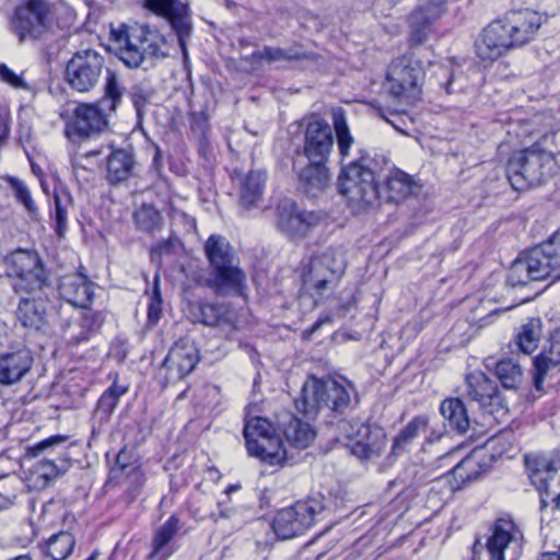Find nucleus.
Wrapping results in <instances>:
<instances>
[{
  "instance_id": "f257e3e1",
  "label": "nucleus",
  "mask_w": 560,
  "mask_h": 560,
  "mask_svg": "<svg viewBox=\"0 0 560 560\" xmlns=\"http://www.w3.org/2000/svg\"><path fill=\"white\" fill-rule=\"evenodd\" d=\"M542 25V16L533 10L510 11L483 28L475 43L482 61H494L511 49L529 43Z\"/></svg>"
},
{
  "instance_id": "f03ea898",
  "label": "nucleus",
  "mask_w": 560,
  "mask_h": 560,
  "mask_svg": "<svg viewBox=\"0 0 560 560\" xmlns=\"http://www.w3.org/2000/svg\"><path fill=\"white\" fill-rule=\"evenodd\" d=\"M110 37L118 58L129 68L140 67L148 57L167 56L164 35L147 25L122 24L118 28H112Z\"/></svg>"
},
{
  "instance_id": "7ed1b4c3",
  "label": "nucleus",
  "mask_w": 560,
  "mask_h": 560,
  "mask_svg": "<svg viewBox=\"0 0 560 560\" xmlns=\"http://www.w3.org/2000/svg\"><path fill=\"white\" fill-rule=\"evenodd\" d=\"M338 185L339 192L355 212L374 209L382 202L375 172L361 162H351L345 166L339 174Z\"/></svg>"
},
{
  "instance_id": "20e7f679",
  "label": "nucleus",
  "mask_w": 560,
  "mask_h": 560,
  "mask_svg": "<svg viewBox=\"0 0 560 560\" xmlns=\"http://www.w3.org/2000/svg\"><path fill=\"white\" fill-rule=\"evenodd\" d=\"M553 153L540 142L512 154L506 174L515 190H524L542 184L555 166Z\"/></svg>"
},
{
  "instance_id": "39448f33",
  "label": "nucleus",
  "mask_w": 560,
  "mask_h": 560,
  "mask_svg": "<svg viewBox=\"0 0 560 560\" xmlns=\"http://www.w3.org/2000/svg\"><path fill=\"white\" fill-rule=\"evenodd\" d=\"M547 278L560 279V232L547 243L534 248L523 259L514 261L509 275V282L523 285L528 281H539Z\"/></svg>"
},
{
  "instance_id": "423d86ee",
  "label": "nucleus",
  "mask_w": 560,
  "mask_h": 560,
  "mask_svg": "<svg viewBox=\"0 0 560 560\" xmlns=\"http://www.w3.org/2000/svg\"><path fill=\"white\" fill-rule=\"evenodd\" d=\"M424 70L421 61L412 54H405L392 60L387 68L385 89L394 98L413 103L421 94Z\"/></svg>"
},
{
  "instance_id": "0eeeda50",
  "label": "nucleus",
  "mask_w": 560,
  "mask_h": 560,
  "mask_svg": "<svg viewBox=\"0 0 560 560\" xmlns=\"http://www.w3.org/2000/svg\"><path fill=\"white\" fill-rule=\"evenodd\" d=\"M532 485L540 494V508L560 504V455L528 454L524 457Z\"/></svg>"
},
{
  "instance_id": "6e6552de",
  "label": "nucleus",
  "mask_w": 560,
  "mask_h": 560,
  "mask_svg": "<svg viewBox=\"0 0 560 560\" xmlns=\"http://www.w3.org/2000/svg\"><path fill=\"white\" fill-rule=\"evenodd\" d=\"M338 440L343 441L358 458L370 459L385 448L386 434L381 427L360 419H343L338 422Z\"/></svg>"
},
{
  "instance_id": "1a4fd4ad",
  "label": "nucleus",
  "mask_w": 560,
  "mask_h": 560,
  "mask_svg": "<svg viewBox=\"0 0 560 560\" xmlns=\"http://www.w3.org/2000/svg\"><path fill=\"white\" fill-rule=\"evenodd\" d=\"M244 438L249 455L270 465H279L287 458V452L275 427L266 418L255 417L247 420Z\"/></svg>"
},
{
  "instance_id": "9d476101",
  "label": "nucleus",
  "mask_w": 560,
  "mask_h": 560,
  "mask_svg": "<svg viewBox=\"0 0 560 560\" xmlns=\"http://www.w3.org/2000/svg\"><path fill=\"white\" fill-rule=\"evenodd\" d=\"M325 509L322 500L308 498L292 506L280 510L275 516L272 528L280 539H292L311 528Z\"/></svg>"
},
{
  "instance_id": "9b49d317",
  "label": "nucleus",
  "mask_w": 560,
  "mask_h": 560,
  "mask_svg": "<svg viewBox=\"0 0 560 560\" xmlns=\"http://www.w3.org/2000/svg\"><path fill=\"white\" fill-rule=\"evenodd\" d=\"M347 261L341 249H329L314 256L303 276V283L308 289L323 294L345 273Z\"/></svg>"
},
{
  "instance_id": "f8f14e48",
  "label": "nucleus",
  "mask_w": 560,
  "mask_h": 560,
  "mask_svg": "<svg viewBox=\"0 0 560 560\" xmlns=\"http://www.w3.org/2000/svg\"><path fill=\"white\" fill-rule=\"evenodd\" d=\"M104 69V58L96 50L85 49L75 52L68 61L66 80L79 92L91 91L100 81Z\"/></svg>"
},
{
  "instance_id": "ddd939ff",
  "label": "nucleus",
  "mask_w": 560,
  "mask_h": 560,
  "mask_svg": "<svg viewBox=\"0 0 560 560\" xmlns=\"http://www.w3.org/2000/svg\"><path fill=\"white\" fill-rule=\"evenodd\" d=\"M51 25V9L45 0H27L15 10L12 28L20 42L42 36Z\"/></svg>"
},
{
  "instance_id": "4468645a",
  "label": "nucleus",
  "mask_w": 560,
  "mask_h": 560,
  "mask_svg": "<svg viewBox=\"0 0 560 560\" xmlns=\"http://www.w3.org/2000/svg\"><path fill=\"white\" fill-rule=\"evenodd\" d=\"M8 275L20 279L18 284L24 290L40 289L46 281V272L37 253L19 249L7 257Z\"/></svg>"
},
{
  "instance_id": "2eb2a0df",
  "label": "nucleus",
  "mask_w": 560,
  "mask_h": 560,
  "mask_svg": "<svg viewBox=\"0 0 560 560\" xmlns=\"http://www.w3.org/2000/svg\"><path fill=\"white\" fill-rule=\"evenodd\" d=\"M491 560H517L522 553V535L516 526L506 520L498 521L487 541Z\"/></svg>"
},
{
  "instance_id": "dca6fc26",
  "label": "nucleus",
  "mask_w": 560,
  "mask_h": 560,
  "mask_svg": "<svg viewBox=\"0 0 560 560\" xmlns=\"http://www.w3.org/2000/svg\"><path fill=\"white\" fill-rule=\"evenodd\" d=\"M277 226L289 237H303L320 222V215L315 211H307L289 199L281 201L277 207Z\"/></svg>"
},
{
  "instance_id": "f3484780",
  "label": "nucleus",
  "mask_w": 560,
  "mask_h": 560,
  "mask_svg": "<svg viewBox=\"0 0 560 560\" xmlns=\"http://www.w3.org/2000/svg\"><path fill=\"white\" fill-rule=\"evenodd\" d=\"M334 136L329 124L318 115L306 119L304 132V155L308 161H328Z\"/></svg>"
},
{
  "instance_id": "a211bd4d",
  "label": "nucleus",
  "mask_w": 560,
  "mask_h": 560,
  "mask_svg": "<svg viewBox=\"0 0 560 560\" xmlns=\"http://www.w3.org/2000/svg\"><path fill=\"white\" fill-rule=\"evenodd\" d=\"M444 2V0H425L410 14V40L412 44L421 45L427 40L432 23L443 13Z\"/></svg>"
},
{
  "instance_id": "6ab92c4d",
  "label": "nucleus",
  "mask_w": 560,
  "mask_h": 560,
  "mask_svg": "<svg viewBox=\"0 0 560 560\" xmlns=\"http://www.w3.org/2000/svg\"><path fill=\"white\" fill-rule=\"evenodd\" d=\"M465 392L467 397L478 402L481 408L500 402L497 383L481 371H474L466 375Z\"/></svg>"
},
{
  "instance_id": "aec40b11",
  "label": "nucleus",
  "mask_w": 560,
  "mask_h": 560,
  "mask_svg": "<svg viewBox=\"0 0 560 560\" xmlns=\"http://www.w3.org/2000/svg\"><path fill=\"white\" fill-rule=\"evenodd\" d=\"M59 292L69 304L82 308H86L94 296L92 282L80 272L62 277Z\"/></svg>"
},
{
  "instance_id": "412c9836",
  "label": "nucleus",
  "mask_w": 560,
  "mask_h": 560,
  "mask_svg": "<svg viewBox=\"0 0 560 560\" xmlns=\"http://www.w3.org/2000/svg\"><path fill=\"white\" fill-rule=\"evenodd\" d=\"M33 358L30 352H4L0 354V385L13 386L31 371Z\"/></svg>"
},
{
  "instance_id": "4be33fe9",
  "label": "nucleus",
  "mask_w": 560,
  "mask_h": 560,
  "mask_svg": "<svg viewBox=\"0 0 560 560\" xmlns=\"http://www.w3.org/2000/svg\"><path fill=\"white\" fill-rule=\"evenodd\" d=\"M107 117L94 104H80L74 110L73 129L80 137L89 138L101 133L107 127Z\"/></svg>"
},
{
  "instance_id": "5701e85b",
  "label": "nucleus",
  "mask_w": 560,
  "mask_h": 560,
  "mask_svg": "<svg viewBox=\"0 0 560 560\" xmlns=\"http://www.w3.org/2000/svg\"><path fill=\"white\" fill-rule=\"evenodd\" d=\"M161 18L165 19L175 32L184 60L187 61L188 51L186 40L192 34L191 12L188 3L183 2L182 0L176 2L175 5L168 9L167 12L163 13Z\"/></svg>"
},
{
  "instance_id": "b1692460",
  "label": "nucleus",
  "mask_w": 560,
  "mask_h": 560,
  "mask_svg": "<svg viewBox=\"0 0 560 560\" xmlns=\"http://www.w3.org/2000/svg\"><path fill=\"white\" fill-rule=\"evenodd\" d=\"M245 281V273L238 268L236 260L213 268L211 285L219 294L242 293Z\"/></svg>"
},
{
  "instance_id": "393cba45",
  "label": "nucleus",
  "mask_w": 560,
  "mask_h": 560,
  "mask_svg": "<svg viewBox=\"0 0 560 560\" xmlns=\"http://www.w3.org/2000/svg\"><path fill=\"white\" fill-rule=\"evenodd\" d=\"M415 182L410 175L400 171H392L385 180L382 194V201L399 203L412 195Z\"/></svg>"
},
{
  "instance_id": "a878e982",
  "label": "nucleus",
  "mask_w": 560,
  "mask_h": 560,
  "mask_svg": "<svg viewBox=\"0 0 560 560\" xmlns=\"http://www.w3.org/2000/svg\"><path fill=\"white\" fill-rule=\"evenodd\" d=\"M46 310L47 305L45 300L23 298L19 303L16 317L23 327L37 331L46 325Z\"/></svg>"
},
{
  "instance_id": "bb28decb",
  "label": "nucleus",
  "mask_w": 560,
  "mask_h": 560,
  "mask_svg": "<svg viewBox=\"0 0 560 560\" xmlns=\"http://www.w3.org/2000/svg\"><path fill=\"white\" fill-rule=\"evenodd\" d=\"M189 315L192 320L208 326L230 325L232 311L225 305H214L206 302L189 304Z\"/></svg>"
},
{
  "instance_id": "cd10ccee",
  "label": "nucleus",
  "mask_w": 560,
  "mask_h": 560,
  "mask_svg": "<svg viewBox=\"0 0 560 560\" xmlns=\"http://www.w3.org/2000/svg\"><path fill=\"white\" fill-rule=\"evenodd\" d=\"M294 404L295 408L305 416H315L324 407L323 380L307 378L300 397L294 400Z\"/></svg>"
},
{
  "instance_id": "c85d7f7f",
  "label": "nucleus",
  "mask_w": 560,
  "mask_h": 560,
  "mask_svg": "<svg viewBox=\"0 0 560 560\" xmlns=\"http://www.w3.org/2000/svg\"><path fill=\"white\" fill-rule=\"evenodd\" d=\"M198 362V352H168L162 369L167 373V381L175 382L188 375Z\"/></svg>"
},
{
  "instance_id": "c756f323",
  "label": "nucleus",
  "mask_w": 560,
  "mask_h": 560,
  "mask_svg": "<svg viewBox=\"0 0 560 560\" xmlns=\"http://www.w3.org/2000/svg\"><path fill=\"white\" fill-rule=\"evenodd\" d=\"M135 167L133 154L125 149L113 150L107 158V180L118 184L131 177Z\"/></svg>"
},
{
  "instance_id": "7c9ffc66",
  "label": "nucleus",
  "mask_w": 560,
  "mask_h": 560,
  "mask_svg": "<svg viewBox=\"0 0 560 560\" xmlns=\"http://www.w3.org/2000/svg\"><path fill=\"white\" fill-rule=\"evenodd\" d=\"M285 418L280 421L283 434L289 444L296 448L304 450L308 447L315 440V431L308 423L302 422L291 415H287Z\"/></svg>"
},
{
  "instance_id": "2f4dec72",
  "label": "nucleus",
  "mask_w": 560,
  "mask_h": 560,
  "mask_svg": "<svg viewBox=\"0 0 560 560\" xmlns=\"http://www.w3.org/2000/svg\"><path fill=\"white\" fill-rule=\"evenodd\" d=\"M178 523L176 516H171L156 529L152 540V551L149 555L151 560H166L173 553L170 542L178 532Z\"/></svg>"
},
{
  "instance_id": "473e14b6",
  "label": "nucleus",
  "mask_w": 560,
  "mask_h": 560,
  "mask_svg": "<svg viewBox=\"0 0 560 560\" xmlns=\"http://www.w3.org/2000/svg\"><path fill=\"white\" fill-rule=\"evenodd\" d=\"M324 384V407L334 411H342L350 404V392L352 385L346 381L334 378L323 380Z\"/></svg>"
},
{
  "instance_id": "72a5a7b5",
  "label": "nucleus",
  "mask_w": 560,
  "mask_h": 560,
  "mask_svg": "<svg viewBox=\"0 0 560 560\" xmlns=\"http://www.w3.org/2000/svg\"><path fill=\"white\" fill-rule=\"evenodd\" d=\"M327 161H308V164L300 174V179L305 187V191L314 194L323 190L329 182V171L326 166Z\"/></svg>"
},
{
  "instance_id": "f704fd0d",
  "label": "nucleus",
  "mask_w": 560,
  "mask_h": 560,
  "mask_svg": "<svg viewBox=\"0 0 560 560\" xmlns=\"http://www.w3.org/2000/svg\"><path fill=\"white\" fill-rule=\"evenodd\" d=\"M266 175L264 172H250L242 183L241 205L246 209L255 208L262 198Z\"/></svg>"
},
{
  "instance_id": "c9c22d12",
  "label": "nucleus",
  "mask_w": 560,
  "mask_h": 560,
  "mask_svg": "<svg viewBox=\"0 0 560 560\" xmlns=\"http://www.w3.org/2000/svg\"><path fill=\"white\" fill-rule=\"evenodd\" d=\"M205 252L212 268L236 260L229 242L220 235H211L207 240Z\"/></svg>"
},
{
  "instance_id": "e433bc0d",
  "label": "nucleus",
  "mask_w": 560,
  "mask_h": 560,
  "mask_svg": "<svg viewBox=\"0 0 560 560\" xmlns=\"http://www.w3.org/2000/svg\"><path fill=\"white\" fill-rule=\"evenodd\" d=\"M441 413L450 427L465 433L469 428V419L464 402L458 398L445 399L440 407Z\"/></svg>"
},
{
  "instance_id": "4c0bfd02",
  "label": "nucleus",
  "mask_w": 560,
  "mask_h": 560,
  "mask_svg": "<svg viewBox=\"0 0 560 560\" xmlns=\"http://www.w3.org/2000/svg\"><path fill=\"white\" fill-rule=\"evenodd\" d=\"M542 337V323L539 318H530L523 324L516 335L515 341L518 350H536Z\"/></svg>"
},
{
  "instance_id": "58836bf2",
  "label": "nucleus",
  "mask_w": 560,
  "mask_h": 560,
  "mask_svg": "<svg viewBox=\"0 0 560 560\" xmlns=\"http://www.w3.org/2000/svg\"><path fill=\"white\" fill-rule=\"evenodd\" d=\"M560 364V352H540L534 359L533 384L538 393L544 392V380Z\"/></svg>"
},
{
  "instance_id": "ea45409f",
  "label": "nucleus",
  "mask_w": 560,
  "mask_h": 560,
  "mask_svg": "<svg viewBox=\"0 0 560 560\" xmlns=\"http://www.w3.org/2000/svg\"><path fill=\"white\" fill-rule=\"evenodd\" d=\"M428 429V420L425 417H416L412 419L394 439L393 453L399 454L404 452L408 445L424 433Z\"/></svg>"
},
{
  "instance_id": "a19ab883",
  "label": "nucleus",
  "mask_w": 560,
  "mask_h": 560,
  "mask_svg": "<svg viewBox=\"0 0 560 560\" xmlns=\"http://www.w3.org/2000/svg\"><path fill=\"white\" fill-rule=\"evenodd\" d=\"M494 372L502 386L508 389H516L523 381V370L521 365L512 359L497 362Z\"/></svg>"
},
{
  "instance_id": "79ce46f5",
  "label": "nucleus",
  "mask_w": 560,
  "mask_h": 560,
  "mask_svg": "<svg viewBox=\"0 0 560 560\" xmlns=\"http://www.w3.org/2000/svg\"><path fill=\"white\" fill-rule=\"evenodd\" d=\"M480 474L479 462L474 456L465 457L452 470V476L456 482L454 489H459L465 483L477 479Z\"/></svg>"
},
{
  "instance_id": "37998d69",
  "label": "nucleus",
  "mask_w": 560,
  "mask_h": 560,
  "mask_svg": "<svg viewBox=\"0 0 560 560\" xmlns=\"http://www.w3.org/2000/svg\"><path fill=\"white\" fill-rule=\"evenodd\" d=\"M75 539L68 532H60L49 538L47 548L48 555L54 560H66L73 551Z\"/></svg>"
},
{
  "instance_id": "c03bdc74",
  "label": "nucleus",
  "mask_w": 560,
  "mask_h": 560,
  "mask_svg": "<svg viewBox=\"0 0 560 560\" xmlns=\"http://www.w3.org/2000/svg\"><path fill=\"white\" fill-rule=\"evenodd\" d=\"M334 130L336 132L337 144L341 156H348L349 150L354 143V139L348 127L345 114L341 109L332 114Z\"/></svg>"
},
{
  "instance_id": "a18cd8bd",
  "label": "nucleus",
  "mask_w": 560,
  "mask_h": 560,
  "mask_svg": "<svg viewBox=\"0 0 560 560\" xmlns=\"http://www.w3.org/2000/svg\"><path fill=\"white\" fill-rule=\"evenodd\" d=\"M137 225L145 231L153 232L161 226L162 217L151 205H142L133 214Z\"/></svg>"
},
{
  "instance_id": "49530a36",
  "label": "nucleus",
  "mask_w": 560,
  "mask_h": 560,
  "mask_svg": "<svg viewBox=\"0 0 560 560\" xmlns=\"http://www.w3.org/2000/svg\"><path fill=\"white\" fill-rule=\"evenodd\" d=\"M127 386L119 385L117 382H114L113 385L107 388L98 399V411L105 413L107 417L110 416L116 409L120 397L127 393Z\"/></svg>"
},
{
  "instance_id": "de8ad7c7",
  "label": "nucleus",
  "mask_w": 560,
  "mask_h": 560,
  "mask_svg": "<svg viewBox=\"0 0 560 560\" xmlns=\"http://www.w3.org/2000/svg\"><path fill=\"white\" fill-rule=\"evenodd\" d=\"M54 199L56 231L59 236H62L67 230L68 210L71 207L72 200L66 191L55 192Z\"/></svg>"
},
{
  "instance_id": "09e8293b",
  "label": "nucleus",
  "mask_w": 560,
  "mask_h": 560,
  "mask_svg": "<svg viewBox=\"0 0 560 560\" xmlns=\"http://www.w3.org/2000/svg\"><path fill=\"white\" fill-rule=\"evenodd\" d=\"M2 180L8 184L15 199L22 203L28 212L33 213L36 211V206L32 199L31 192L27 186L21 179L11 175H7L2 177Z\"/></svg>"
},
{
  "instance_id": "8fccbe9b",
  "label": "nucleus",
  "mask_w": 560,
  "mask_h": 560,
  "mask_svg": "<svg viewBox=\"0 0 560 560\" xmlns=\"http://www.w3.org/2000/svg\"><path fill=\"white\" fill-rule=\"evenodd\" d=\"M162 315V296L160 290V276L155 275L153 282V291L150 298V304L148 307V322L151 325H155Z\"/></svg>"
},
{
  "instance_id": "3c124183",
  "label": "nucleus",
  "mask_w": 560,
  "mask_h": 560,
  "mask_svg": "<svg viewBox=\"0 0 560 560\" xmlns=\"http://www.w3.org/2000/svg\"><path fill=\"white\" fill-rule=\"evenodd\" d=\"M118 471L126 472L127 476L139 471V466L136 464L135 455L131 451L122 448L117 454L112 472L117 474Z\"/></svg>"
},
{
  "instance_id": "603ef678",
  "label": "nucleus",
  "mask_w": 560,
  "mask_h": 560,
  "mask_svg": "<svg viewBox=\"0 0 560 560\" xmlns=\"http://www.w3.org/2000/svg\"><path fill=\"white\" fill-rule=\"evenodd\" d=\"M34 474L38 479H42V487H46L50 481L59 477L61 471L52 460L42 459L34 467Z\"/></svg>"
},
{
  "instance_id": "864d4df0",
  "label": "nucleus",
  "mask_w": 560,
  "mask_h": 560,
  "mask_svg": "<svg viewBox=\"0 0 560 560\" xmlns=\"http://www.w3.org/2000/svg\"><path fill=\"white\" fill-rule=\"evenodd\" d=\"M284 49L279 47L266 46L264 47V49L253 52L249 59L253 63H272L284 60Z\"/></svg>"
},
{
  "instance_id": "5fc2aeb1",
  "label": "nucleus",
  "mask_w": 560,
  "mask_h": 560,
  "mask_svg": "<svg viewBox=\"0 0 560 560\" xmlns=\"http://www.w3.org/2000/svg\"><path fill=\"white\" fill-rule=\"evenodd\" d=\"M67 441V436L65 435H52L48 439H45L37 444L27 447L26 456L35 458L42 455L44 452L54 448L57 445H60Z\"/></svg>"
},
{
  "instance_id": "6e6d98bb",
  "label": "nucleus",
  "mask_w": 560,
  "mask_h": 560,
  "mask_svg": "<svg viewBox=\"0 0 560 560\" xmlns=\"http://www.w3.org/2000/svg\"><path fill=\"white\" fill-rule=\"evenodd\" d=\"M218 506H219V515L213 516V521L215 523H219L220 520L231 521L233 529H240L246 523V521L244 520V517H242V515L238 513L237 510L230 508L228 505H224L222 503H219Z\"/></svg>"
},
{
  "instance_id": "4d7b16f0",
  "label": "nucleus",
  "mask_w": 560,
  "mask_h": 560,
  "mask_svg": "<svg viewBox=\"0 0 560 560\" xmlns=\"http://www.w3.org/2000/svg\"><path fill=\"white\" fill-rule=\"evenodd\" d=\"M0 78L7 84L15 88L23 89L26 86L23 78L15 72H13L8 66L4 63L0 65Z\"/></svg>"
},
{
  "instance_id": "13d9d810",
  "label": "nucleus",
  "mask_w": 560,
  "mask_h": 560,
  "mask_svg": "<svg viewBox=\"0 0 560 560\" xmlns=\"http://www.w3.org/2000/svg\"><path fill=\"white\" fill-rule=\"evenodd\" d=\"M179 1L180 0H144V8L153 12L155 15L161 16Z\"/></svg>"
},
{
  "instance_id": "bf43d9fd",
  "label": "nucleus",
  "mask_w": 560,
  "mask_h": 560,
  "mask_svg": "<svg viewBox=\"0 0 560 560\" xmlns=\"http://www.w3.org/2000/svg\"><path fill=\"white\" fill-rule=\"evenodd\" d=\"M105 92H106V95L113 102L118 101L121 96L117 75L109 70L107 71Z\"/></svg>"
},
{
  "instance_id": "052dcab7",
  "label": "nucleus",
  "mask_w": 560,
  "mask_h": 560,
  "mask_svg": "<svg viewBox=\"0 0 560 560\" xmlns=\"http://www.w3.org/2000/svg\"><path fill=\"white\" fill-rule=\"evenodd\" d=\"M285 58L284 60L293 61V60H305L311 59V55L304 51L301 46H293L288 49H284Z\"/></svg>"
},
{
  "instance_id": "680f3d73",
  "label": "nucleus",
  "mask_w": 560,
  "mask_h": 560,
  "mask_svg": "<svg viewBox=\"0 0 560 560\" xmlns=\"http://www.w3.org/2000/svg\"><path fill=\"white\" fill-rule=\"evenodd\" d=\"M133 105L135 107L137 108L138 113H140V110L145 106V104L148 103V96L145 95L144 92L142 91H138V92H135L133 93Z\"/></svg>"
},
{
  "instance_id": "e2e57ef3",
  "label": "nucleus",
  "mask_w": 560,
  "mask_h": 560,
  "mask_svg": "<svg viewBox=\"0 0 560 560\" xmlns=\"http://www.w3.org/2000/svg\"><path fill=\"white\" fill-rule=\"evenodd\" d=\"M8 130V119L5 116L0 115V142L7 137Z\"/></svg>"
},
{
  "instance_id": "0e129e2a",
  "label": "nucleus",
  "mask_w": 560,
  "mask_h": 560,
  "mask_svg": "<svg viewBox=\"0 0 560 560\" xmlns=\"http://www.w3.org/2000/svg\"><path fill=\"white\" fill-rule=\"evenodd\" d=\"M537 560H560V555L558 552H544L539 555Z\"/></svg>"
},
{
  "instance_id": "69168bd1",
  "label": "nucleus",
  "mask_w": 560,
  "mask_h": 560,
  "mask_svg": "<svg viewBox=\"0 0 560 560\" xmlns=\"http://www.w3.org/2000/svg\"><path fill=\"white\" fill-rule=\"evenodd\" d=\"M330 320H331V318H330V317H325V318H320V319H318V320L314 324V326H313L312 330L314 331V330L318 329V328H319L324 323H330Z\"/></svg>"
},
{
  "instance_id": "338daca9",
  "label": "nucleus",
  "mask_w": 560,
  "mask_h": 560,
  "mask_svg": "<svg viewBox=\"0 0 560 560\" xmlns=\"http://www.w3.org/2000/svg\"><path fill=\"white\" fill-rule=\"evenodd\" d=\"M236 489H238L237 486H231L230 488L226 489V493H230L231 491H234Z\"/></svg>"
},
{
  "instance_id": "774afa93",
  "label": "nucleus",
  "mask_w": 560,
  "mask_h": 560,
  "mask_svg": "<svg viewBox=\"0 0 560 560\" xmlns=\"http://www.w3.org/2000/svg\"><path fill=\"white\" fill-rule=\"evenodd\" d=\"M186 392H187V390L182 392V393L178 395L177 399H183V398L186 396Z\"/></svg>"
}]
</instances>
